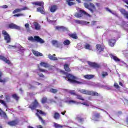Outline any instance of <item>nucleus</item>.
Wrapping results in <instances>:
<instances>
[{"label":"nucleus","instance_id":"obj_1","mask_svg":"<svg viewBox=\"0 0 128 128\" xmlns=\"http://www.w3.org/2000/svg\"><path fill=\"white\" fill-rule=\"evenodd\" d=\"M60 72L64 76H62V78H65V80H67L68 82L70 84H82V82L76 80H78V78L73 74H68L67 72H65L64 70H60Z\"/></svg>","mask_w":128,"mask_h":128},{"label":"nucleus","instance_id":"obj_2","mask_svg":"<svg viewBox=\"0 0 128 128\" xmlns=\"http://www.w3.org/2000/svg\"><path fill=\"white\" fill-rule=\"evenodd\" d=\"M28 40H30V42H40V44L44 43V40H42V38H40L38 36H34V38L32 36H30L28 38Z\"/></svg>","mask_w":128,"mask_h":128},{"label":"nucleus","instance_id":"obj_3","mask_svg":"<svg viewBox=\"0 0 128 128\" xmlns=\"http://www.w3.org/2000/svg\"><path fill=\"white\" fill-rule=\"evenodd\" d=\"M84 7L86 8H88V10H90V12H92V14H93V12H94L96 10V6H94V4L92 2H90L89 5L88 4V3H84Z\"/></svg>","mask_w":128,"mask_h":128},{"label":"nucleus","instance_id":"obj_4","mask_svg":"<svg viewBox=\"0 0 128 128\" xmlns=\"http://www.w3.org/2000/svg\"><path fill=\"white\" fill-rule=\"evenodd\" d=\"M79 12L80 13H76L74 14V16H76V18H82L84 16H89V18H90V16H92L90 14H88V12L82 10H79Z\"/></svg>","mask_w":128,"mask_h":128},{"label":"nucleus","instance_id":"obj_5","mask_svg":"<svg viewBox=\"0 0 128 128\" xmlns=\"http://www.w3.org/2000/svg\"><path fill=\"white\" fill-rule=\"evenodd\" d=\"M2 34L4 35V40L6 41V44H10L12 41V39L10 38V36L6 31L3 30L2 31Z\"/></svg>","mask_w":128,"mask_h":128},{"label":"nucleus","instance_id":"obj_6","mask_svg":"<svg viewBox=\"0 0 128 128\" xmlns=\"http://www.w3.org/2000/svg\"><path fill=\"white\" fill-rule=\"evenodd\" d=\"M40 106V104L38 102V100L36 99L34 100V102H33L28 106L29 108L34 110H36L38 106Z\"/></svg>","mask_w":128,"mask_h":128},{"label":"nucleus","instance_id":"obj_7","mask_svg":"<svg viewBox=\"0 0 128 128\" xmlns=\"http://www.w3.org/2000/svg\"><path fill=\"white\" fill-rule=\"evenodd\" d=\"M20 124V120L16 119L8 122V124L10 126H16Z\"/></svg>","mask_w":128,"mask_h":128},{"label":"nucleus","instance_id":"obj_8","mask_svg":"<svg viewBox=\"0 0 128 128\" xmlns=\"http://www.w3.org/2000/svg\"><path fill=\"white\" fill-rule=\"evenodd\" d=\"M100 118L102 116L100 113L99 112H96L92 116V120L95 122H98V118Z\"/></svg>","mask_w":128,"mask_h":128},{"label":"nucleus","instance_id":"obj_9","mask_svg":"<svg viewBox=\"0 0 128 128\" xmlns=\"http://www.w3.org/2000/svg\"><path fill=\"white\" fill-rule=\"evenodd\" d=\"M88 64L90 65V66L91 68H100V65L96 62H88Z\"/></svg>","mask_w":128,"mask_h":128},{"label":"nucleus","instance_id":"obj_10","mask_svg":"<svg viewBox=\"0 0 128 128\" xmlns=\"http://www.w3.org/2000/svg\"><path fill=\"white\" fill-rule=\"evenodd\" d=\"M8 28H11L12 30H20V26H18V25L14 23H11L9 24Z\"/></svg>","mask_w":128,"mask_h":128},{"label":"nucleus","instance_id":"obj_11","mask_svg":"<svg viewBox=\"0 0 128 128\" xmlns=\"http://www.w3.org/2000/svg\"><path fill=\"white\" fill-rule=\"evenodd\" d=\"M96 46L97 52H104V46L100 44H97Z\"/></svg>","mask_w":128,"mask_h":128},{"label":"nucleus","instance_id":"obj_12","mask_svg":"<svg viewBox=\"0 0 128 128\" xmlns=\"http://www.w3.org/2000/svg\"><path fill=\"white\" fill-rule=\"evenodd\" d=\"M69 104H83V106H88L90 105L88 104H86V102L82 103L80 102H76L74 100H70L68 101Z\"/></svg>","mask_w":128,"mask_h":128},{"label":"nucleus","instance_id":"obj_13","mask_svg":"<svg viewBox=\"0 0 128 128\" xmlns=\"http://www.w3.org/2000/svg\"><path fill=\"white\" fill-rule=\"evenodd\" d=\"M28 10V8L26 6H24L22 8H16L12 12V14H14L17 12H22V10Z\"/></svg>","mask_w":128,"mask_h":128},{"label":"nucleus","instance_id":"obj_14","mask_svg":"<svg viewBox=\"0 0 128 128\" xmlns=\"http://www.w3.org/2000/svg\"><path fill=\"white\" fill-rule=\"evenodd\" d=\"M116 42V40L114 38L109 39L108 40L109 46L112 48L114 46Z\"/></svg>","mask_w":128,"mask_h":128},{"label":"nucleus","instance_id":"obj_15","mask_svg":"<svg viewBox=\"0 0 128 128\" xmlns=\"http://www.w3.org/2000/svg\"><path fill=\"white\" fill-rule=\"evenodd\" d=\"M74 22H76V24H78L86 25V24H90V22H87L86 21L80 20H74Z\"/></svg>","mask_w":128,"mask_h":128},{"label":"nucleus","instance_id":"obj_16","mask_svg":"<svg viewBox=\"0 0 128 128\" xmlns=\"http://www.w3.org/2000/svg\"><path fill=\"white\" fill-rule=\"evenodd\" d=\"M0 60H3V62H4L6 64H10V60H8V58H6L4 56L0 55Z\"/></svg>","mask_w":128,"mask_h":128},{"label":"nucleus","instance_id":"obj_17","mask_svg":"<svg viewBox=\"0 0 128 128\" xmlns=\"http://www.w3.org/2000/svg\"><path fill=\"white\" fill-rule=\"evenodd\" d=\"M120 12L121 14L124 15V16L128 20V12L125 9L122 8L120 10Z\"/></svg>","mask_w":128,"mask_h":128},{"label":"nucleus","instance_id":"obj_18","mask_svg":"<svg viewBox=\"0 0 128 128\" xmlns=\"http://www.w3.org/2000/svg\"><path fill=\"white\" fill-rule=\"evenodd\" d=\"M58 10V6L56 5H52L50 8V12H56Z\"/></svg>","mask_w":128,"mask_h":128},{"label":"nucleus","instance_id":"obj_19","mask_svg":"<svg viewBox=\"0 0 128 128\" xmlns=\"http://www.w3.org/2000/svg\"><path fill=\"white\" fill-rule=\"evenodd\" d=\"M32 52L33 54L35 56H42V54L41 52H40L38 51H36L34 50H32Z\"/></svg>","mask_w":128,"mask_h":128},{"label":"nucleus","instance_id":"obj_20","mask_svg":"<svg viewBox=\"0 0 128 128\" xmlns=\"http://www.w3.org/2000/svg\"><path fill=\"white\" fill-rule=\"evenodd\" d=\"M52 44L53 46H55L56 48H60V46H62V44L58 43L56 40H52Z\"/></svg>","mask_w":128,"mask_h":128},{"label":"nucleus","instance_id":"obj_21","mask_svg":"<svg viewBox=\"0 0 128 128\" xmlns=\"http://www.w3.org/2000/svg\"><path fill=\"white\" fill-rule=\"evenodd\" d=\"M4 74H2V72L0 70V82H2L4 84L6 82V79L4 78L2 79V76Z\"/></svg>","mask_w":128,"mask_h":128},{"label":"nucleus","instance_id":"obj_22","mask_svg":"<svg viewBox=\"0 0 128 128\" xmlns=\"http://www.w3.org/2000/svg\"><path fill=\"white\" fill-rule=\"evenodd\" d=\"M68 36H70V38H74V40H78V36L76 33L69 34Z\"/></svg>","mask_w":128,"mask_h":128},{"label":"nucleus","instance_id":"obj_23","mask_svg":"<svg viewBox=\"0 0 128 128\" xmlns=\"http://www.w3.org/2000/svg\"><path fill=\"white\" fill-rule=\"evenodd\" d=\"M110 58H112L116 62H120V60L116 56H114L112 54H110Z\"/></svg>","mask_w":128,"mask_h":128},{"label":"nucleus","instance_id":"obj_24","mask_svg":"<svg viewBox=\"0 0 128 128\" xmlns=\"http://www.w3.org/2000/svg\"><path fill=\"white\" fill-rule=\"evenodd\" d=\"M64 66L65 72H71L72 70L70 68V66H68V64H64Z\"/></svg>","mask_w":128,"mask_h":128},{"label":"nucleus","instance_id":"obj_25","mask_svg":"<svg viewBox=\"0 0 128 128\" xmlns=\"http://www.w3.org/2000/svg\"><path fill=\"white\" fill-rule=\"evenodd\" d=\"M84 78H86V80H92V78H94V74L84 75Z\"/></svg>","mask_w":128,"mask_h":128},{"label":"nucleus","instance_id":"obj_26","mask_svg":"<svg viewBox=\"0 0 128 128\" xmlns=\"http://www.w3.org/2000/svg\"><path fill=\"white\" fill-rule=\"evenodd\" d=\"M33 24L35 28V30H40V26L38 23L37 22H34L33 23Z\"/></svg>","mask_w":128,"mask_h":128},{"label":"nucleus","instance_id":"obj_27","mask_svg":"<svg viewBox=\"0 0 128 128\" xmlns=\"http://www.w3.org/2000/svg\"><path fill=\"white\" fill-rule=\"evenodd\" d=\"M32 4H34L35 6H42L44 9V3L42 2H34L32 3Z\"/></svg>","mask_w":128,"mask_h":128},{"label":"nucleus","instance_id":"obj_28","mask_svg":"<svg viewBox=\"0 0 128 128\" xmlns=\"http://www.w3.org/2000/svg\"><path fill=\"white\" fill-rule=\"evenodd\" d=\"M53 118H54V120H60V113L56 112L54 113Z\"/></svg>","mask_w":128,"mask_h":128},{"label":"nucleus","instance_id":"obj_29","mask_svg":"<svg viewBox=\"0 0 128 128\" xmlns=\"http://www.w3.org/2000/svg\"><path fill=\"white\" fill-rule=\"evenodd\" d=\"M12 96L14 100H15L16 102H18L20 100V96L16 94H14L12 95Z\"/></svg>","mask_w":128,"mask_h":128},{"label":"nucleus","instance_id":"obj_30","mask_svg":"<svg viewBox=\"0 0 128 128\" xmlns=\"http://www.w3.org/2000/svg\"><path fill=\"white\" fill-rule=\"evenodd\" d=\"M74 0H66V2L70 6H74L76 4V3L72 2H74Z\"/></svg>","mask_w":128,"mask_h":128},{"label":"nucleus","instance_id":"obj_31","mask_svg":"<svg viewBox=\"0 0 128 128\" xmlns=\"http://www.w3.org/2000/svg\"><path fill=\"white\" fill-rule=\"evenodd\" d=\"M44 8H38L37 12H40L42 14H46V12H44Z\"/></svg>","mask_w":128,"mask_h":128},{"label":"nucleus","instance_id":"obj_32","mask_svg":"<svg viewBox=\"0 0 128 128\" xmlns=\"http://www.w3.org/2000/svg\"><path fill=\"white\" fill-rule=\"evenodd\" d=\"M40 66H41L45 68H50V65L44 62H41L40 63Z\"/></svg>","mask_w":128,"mask_h":128},{"label":"nucleus","instance_id":"obj_33","mask_svg":"<svg viewBox=\"0 0 128 128\" xmlns=\"http://www.w3.org/2000/svg\"><path fill=\"white\" fill-rule=\"evenodd\" d=\"M48 58L51 60H58V58L54 56H52L50 54H48Z\"/></svg>","mask_w":128,"mask_h":128},{"label":"nucleus","instance_id":"obj_34","mask_svg":"<svg viewBox=\"0 0 128 128\" xmlns=\"http://www.w3.org/2000/svg\"><path fill=\"white\" fill-rule=\"evenodd\" d=\"M36 116H37L39 118V120H41V122L42 124H46V121L44 120V119H42V116H40V114H38V113H36Z\"/></svg>","mask_w":128,"mask_h":128},{"label":"nucleus","instance_id":"obj_35","mask_svg":"<svg viewBox=\"0 0 128 128\" xmlns=\"http://www.w3.org/2000/svg\"><path fill=\"white\" fill-rule=\"evenodd\" d=\"M90 96H98V93L94 91H90Z\"/></svg>","mask_w":128,"mask_h":128},{"label":"nucleus","instance_id":"obj_36","mask_svg":"<svg viewBox=\"0 0 128 128\" xmlns=\"http://www.w3.org/2000/svg\"><path fill=\"white\" fill-rule=\"evenodd\" d=\"M36 112H38L40 114H41L42 116H46V112H44V111L37 109L36 110Z\"/></svg>","mask_w":128,"mask_h":128},{"label":"nucleus","instance_id":"obj_37","mask_svg":"<svg viewBox=\"0 0 128 128\" xmlns=\"http://www.w3.org/2000/svg\"><path fill=\"white\" fill-rule=\"evenodd\" d=\"M0 116H2L4 118H6V114L4 112L2 108H0Z\"/></svg>","mask_w":128,"mask_h":128},{"label":"nucleus","instance_id":"obj_38","mask_svg":"<svg viewBox=\"0 0 128 128\" xmlns=\"http://www.w3.org/2000/svg\"><path fill=\"white\" fill-rule=\"evenodd\" d=\"M41 102L42 104H46V102H48V98H46V97H43L42 98Z\"/></svg>","mask_w":128,"mask_h":128},{"label":"nucleus","instance_id":"obj_39","mask_svg":"<svg viewBox=\"0 0 128 128\" xmlns=\"http://www.w3.org/2000/svg\"><path fill=\"white\" fill-rule=\"evenodd\" d=\"M102 78H104L108 76V73L106 72L103 71L102 72Z\"/></svg>","mask_w":128,"mask_h":128},{"label":"nucleus","instance_id":"obj_40","mask_svg":"<svg viewBox=\"0 0 128 128\" xmlns=\"http://www.w3.org/2000/svg\"><path fill=\"white\" fill-rule=\"evenodd\" d=\"M76 98L78 100H84V99L83 98L82 96V95L76 94Z\"/></svg>","mask_w":128,"mask_h":128},{"label":"nucleus","instance_id":"obj_41","mask_svg":"<svg viewBox=\"0 0 128 128\" xmlns=\"http://www.w3.org/2000/svg\"><path fill=\"white\" fill-rule=\"evenodd\" d=\"M84 48L86 50H92V48L90 46V45L88 43H86L84 46Z\"/></svg>","mask_w":128,"mask_h":128},{"label":"nucleus","instance_id":"obj_42","mask_svg":"<svg viewBox=\"0 0 128 128\" xmlns=\"http://www.w3.org/2000/svg\"><path fill=\"white\" fill-rule=\"evenodd\" d=\"M54 126L55 128H64V126L60 125V124H58V123H54Z\"/></svg>","mask_w":128,"mask_h":128},{"label":"nucleus","instance_id":"obj_43","mask_svg":"<svg viewBox=\"0 0 128 128\" xmlns=\"http://www.w3.org/2000/svg\"><path fill=\"white\" fill-rule=\"evenodd\" d=\"M82 94H88V96H90V91L89 90H82Z\"/></svg>","mask_w":128,"mask_h":128},{"label":"nucleus","instance_id":"obj_44","mask_svg":"<svg viewBox=\"0 0 128 128\" xmlns=\"http://www.w3.org/2000/svg\"><path fill=\"white\" fill-rule=\"evenodd\" d=\"M0 104H3V106H4L5 108H8V105L6 104V102L4 100L0 99Z\"/></svg>","mask_w":128,"mask_h":128},{"label":"nucleus","instance_id":"obj_45","mask_svg":"<svg viewBox=\"0 0 128 128\" xmlns=\"http://www.w3.org/2000/svg\"><path fill=\"white\" fill-rule=\"evenodd\" d=\"M63 44L65 46H68V44H70V42L69 40H65L64 41Z\"/></svg>","mask_w":128,"mask_h":128},{"label":"nucleus","instance_id":"obj_46","mask_svg":"<svg viewBox=\"0 0 128 128\" xmlns=\"http://www.w3.org/2000/svg\"><path fill=\"white\" fill-rule=\"evenodd\" d=\"M50 92H52V94H56L58 92V90L54 88H50Z\"/></svg>","mask_w":128,"mask_h":128},{"label":"nucleus","instance_id":"obj_47","mask_svg":"<svg viewBox=\"0 0 128 128\" xmlns=\"http://www.w3.org/2000/svg\"><path fill=\"white\" fill-rule=\"evenodd\" d=\"M56 30H66V28L65 27H64V26H57L56 28Z\"/></svg>","mask_w":128,"mask_h":128},{"label":"nucleus","instance_id":"obj_48","mask_svg":"<svg viewBox=\"0 0 128 128\" xmlns=\"http://www.w3.org/2000/svg\"><path fill=\"white\" fill-rule=\"evenodd\" d=\"M25 28L27 30V32H30V24L26 23L25 24Z\"/></svg>","mask_w":128,"mask_h":128},{"label":"nucleus","instance_id":"obj_49","mask_svg":"<svg viewBox=\"0 0 128 128\" xmlns=\"http://www.w3.org/2000/svg\"><path fill=\"white\" fill-rule=\"evenodd\" d=\"M114 88H116V90H120V86H118V83L116 82H114Z\"/></svg>","mask_w":128,"mask_h":128},{"label":"nucleus","instance_id":"obj_50","mask_svg":"<svg viewBox=\"0 0 128 128\" xmlns=\"http://www.w3.org/2000/svg\"><path fill=\"white\" fill-rule=\"evenodd\" d=\"M69 94H72V96H76V92L74 91V90L70 91Z\"/></svg>","mask_w":128,"mask_h":128},{"label":"nucleus","instance_id":"obj_51","mask_svg":"<svg viewBox=\"0 0 128 128\" xmlns=\"http://www.w3.org/2000/svg\"><path fill=\"white\" fill-rule=\"evenodd\" d=\"M6 100V102H10V97L8 95H6L5 96Z\"/></svg>","mask_w":128,"mask_h":128},{"label":"nucleus","instance_id":"obj_52","mask_svg":"<svg viewBox=\"0 0 128 128\" xmlns=\"http://www.w3.org/2000/svg\"><path fill=\"white\" fill-rule=\"evenodd\" d=\"M24 16L23 14H15L13 16H17L18 18V16Z\"/></svg>","mask_w":128,"mask_h":128},{"label":"nucleus","instance_id":"obj_53","mask_svg":"<svg viewBox=\"0 0 128 128\" xmlns=\"http://www.w3.org/2000/svg\"><path fill=\"white\" fill-rule=\"evenodd\" d=\"M38 76H40V78H44V75L42 73H40L38 72H37Z\"/></svg>","mask_w":128,"mask_h":128},{"label":"nucleus","instance_id":"obj_54","mask_svg":"<svg viewBox=\"0 0 128 128\" xmlns=\"http://www.w3.org/2000/svg\"><path fill=\"white\" fill-rule=\"evenodd\" d=\"M106 10H107L108 12H110V14H114V13L112 12V10H110V8H106Z\"/></svg>","mask_w":128,"mask_h":128},{"label":"nucleus","instance_id":"obj_55","mask_svg":"<svg viewBox=\"0 0 128 128\" xmlns=\"http://www.w3.org/2000/svg\"><path fill=\"white\" fill-rule=\"evenodd\" d=\"M38 70H39V72H46V70L44 69H42L40 68H39Z\"/></svg>","mask_w":128,"mask_h":128},{"label":"nucleus","instance_id":"obj_56","mask_svg":"<svg viewBox=\"0 0 128 128\" xmlns=\"http://www.w3.org/2000/svg\"><path fill=\"white\" fill-rule=\"evenodd\" d=\"M78 121L80 122H84V118H78Z\"/></svg>","mask_w":128,"mask_h":128},{"label":"nucleus","instance_id":"obj_57","mask_svg":"<svg viewBox=\"0 0 128 128\" xmlns=\"http://www.w3.org/2000/svg\"><path fill=\"white\" fill-rule=\"evenodd\" d=\"M2 8H8V6L6 5H4L2 6Z\"/></svg>","mask_w":128,"mask_h":128},{"label":"nucleus","instance_id":"obj_58","mask_svg":"<svg viewBox=\"0 0 128 128\" xmlns=\"http://www.w3.org/2000/svg\"><path fill=\"white\" fill-rule=\"evenodd\" d=\"M124 2H125V4H128V0H122Z\"/></svg>","mask_w":128,"mask_h":128},{"label":"nucleus","instance_id":"obj_59","mask_svg":"<svg viewBox=\"0 0 128 128\" xmlns=\"http://www.w3.org/2000/svg\"><path fill=\"white\" fill-rule=\"evenodd\" d=\"M96 22L92 21V26H94V24H96Z\"/></svg>","mask_w":128,"mask_h":128},{"label":"nucleus","instance_id":"obj_60","mask_svg":"<svg viewBox=\"0 0 128 128\" xmlns=\"http://www.w3.org/2000/svg\"><path fill=\"white\" fill-rule=\"evenodd\" d=\"M96 6L98 8H100V3H96Z\"/></svg>","mask_w":128,"mask_h":128},{"label":"nucleus","instance_id":"obj_61","mask_svg":"<svg viewBox=\"0 0 128 128\" xmlns=\"http://www.w3.org/2000/svg\"><path fill=\"white\" fill-rule=\"evenodd\" d=\"M119 84L120 86H124V84H122V82H119Z\"/></svg>","mask_w":128,"mask_h":128},{"label":"nucleus","instance_id":"obj_62","mask_svg":"<svg viewBox=\"0 0 128 128\" xmlns=\"http://www.w3.org/2000/svg\"><path fill=\"white\" fill-rule=\"evenodd\" d=\"M66 112V111L64 110V112H62L61 114H62V116H64Z\"/></svg>","mask_w":128,"mask_h":128},{"label":"nucleus","instance_id":"obj_63","mask_svg":"<svg viewBox=\"0 0 128 128\" xmlns=\"http://www.w3.org/2000/svg\"><path fill=\"white\" fill-rule=\"evenodd\" d=\"M38 128H42V125H39L37 126Z\"/></svg>","mask_w":128,"mask_h":128},{"label":"nucleus","instance_id":"obj_64","mask_svg":"<svg viewBox=\"0 0 128 128\" xmlns=\"http://www.w3.org/2000/svg\"><path fill=\"white\" fill-rule=\"evenodd\" d=\"M126 122L127 123V124H128V118H127L126 119Z\"/></svg>","mask_w":128,"mask_h":128}]
</instances>
